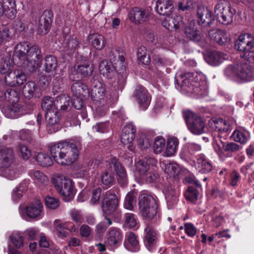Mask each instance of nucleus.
I'll list each match as a JSON object with an SVG mask.
<instances>
[{"mask_svg":"<svg viewBox=\"0 0 254 254\" xmlns=\"http://www.w3.org/2000/svg\"><path fill=\"white\" fill-rule=\"evenodd\" d=\"M81 147V142L79 140L66 139L51 144L50 151L58 164L68 166L78 158Z\"/></svg>","mask_w":254,"mask_h":254,"instance_id":"nucleus-1","label":"nucleus"},{"mask_svg":"<svg viewBox=\"0 0 254 254\" xmlns=\"http://www.w3.org/2000/svg\"><path fill=\"white\" fill-rule=\"evenodd\" d=\"M157 204L156 200L147 194H142L139 197V211L146 221L153 220L157 214Z\"/></svg>","mask_w":254,"mask_h":254,"instance_id":"nucleus-2","label":"nucleus"},{"mask_svg":"<svg viewBox=\"0 0 254 254\" xmlns=\"http://www.w3.org/2000/svg\"><path fill=\"white\" fill-rule=\"evenodd\" d=\"M53 183L64 201L68 202L73 198L75 191L71 180L63 175H57L53 179Z\"/></svg>","mask_w":254,"mask_h":254,"instance_id":"nucleus-3","label":"nucleus"},{"mask_svg":"<svg viewBox=\"0 0 254 254\" xmlns=\"http://www.w3.org/2000/svg\"><path fill=\"white\" fill-rule=\"evenodd\" d=\"M53 183L64 201L68 202L73 198L75 191L71 180L63 175H57L53 179Z\"/></svg>","mask_w":254,"mask_h":254,"instance_id":"nucleus-4","label":"nucleus"},{"mask_svg":"<svg viewBox=\"0 0 254 254\" xmlns=\"http://www.w3.org/2000/svg\"><path fill=\"white\" fill-rule=\"evenodd\" d=\"M214 13L218 20L221 23L227 25L232 22L233 16L236 13V10L231 7L228 1L223 0L215 5Z\"/></svg>","mask_w":254,"mask_h":254,"instance_id":"nucleus-5","label":"nucleus"},{"mask_svg":"<svg viewBox=\"0 0 254 254\" xmlns=\"http://www.w3.org/2000/svg\"><path fill=\"white\" fill-rule=\"evenodd\" d=\"M184 118L189 130L194 135H200L205 132V123L196 114L190 111L184 112Z\"/></svg>","mask_w":254,"mask_h":254,"instance_id":"nucleus-6","label":"nucleus"},{"mask_svg":"<svg viewBox=\"0 0 254 254\" xmlns=\"http://www.w3.org/2000/svg\"><path fill=\"white\" fill-rule=\"evenodd\" d=\"M125 56V52L118 48L112 51L109 55L113 67L119 74L121 75L122 78H127V63Z\"/></svg>","mask_w":254,"mask_h":254,"instance_id":"nucleus-7","label":"nucleus"},{"mask_svg":"<svg viewBox=\"0 0 254 254\" xmlns=\"http://www.w3.org/2000/svg\"><path fill=\"white\" fill-rule=\"evenodd\" d=\"M25 59L26 61L25 69L29 72H33L40 67L42 61V57L39 47L37 45L31 46Z\"/></svg>","mask_w":254,"mask_h":254,"instance_id":"nucleus-8","label":"nucleus"},{"mask_svg":"<svg viewBox=\"0 0 254 254\" xmlns=\"http://www.w3.org/2000/svg\"><path fill=\"white\" fill-rule=\"evenodd\" d=\"M118 205L119 199L117 195L111 190L107 191L102 203L104 215H115L117 213L120 216L118 210Z\"/></svg>","mask_w":254,"mask_h":254,"instance_id":"nucleus-9","label":"nucleus"},{"mask_svg":"<svg viewBox=\"0 0 254 254\" xmlns=\"http://www.w3.org/2000/svg\"><path fill=\"white\" fill-rule=\"evenodd\" d=\"M224 73L226 77H239L240 79H247L252 75L251 70L247 64L238 65L236 69L230 65L225 69Z\"/></svg>","mask_w":254,"mask_h":254,"instance_id":"nucleus-10","label":"nucleus"},{"mask_svg":"<svg viewBox=\"0 0 254 254\" xmlns=\"http://www.w3.org/2000/svg\"><path fill=\"white\" fill-rule=\"evenodd\" d=\"M200 83L197 80H175V85L176 89L184 92H193L198 95L203 94L201 90L197 86Z\"/></svg>","mask_w":254,"mask_h":254,"instance_id":"nucleus-11","label":"nucleus"},{"mask_svg":"<svg viewBox=\"0 0 254 254\" xmlns=\"http://www.w3.org/2000/svg\"><path fill=\"white\" fill-rule=\"evenodd\" d=\"M133 97L142 109H146L149 106L151 97L147 90L141 85H137L133 93Z\"/></svg>","mask_w":254,"mask_h":254,"instance_id":"nucleus-12","label":"nucleus"},{"mask_svg":"<svg viewBox=\"0 0 254 254\" xmlns=\"http://www.w3.org/2000/svg\"><path fill=\"white\" fill-rule=\"evenodd\" d=\"M12 66L9 61H5L0 66V73L1 74H5L4 79L7 77L11 79H26L28 76L22 71L19 69L11 71Z\"/></svg>","mask_w":254,"mask_h":254,"instance_id":"nucleus-13","label":"nucleus"},{"mask_svg":"<svg viewBox=\"0 0 254 254\" xmlns=\"http://www.w3.org/2000/svg\"><path fill=\"white\" fill-rule=\"evenodd\" d=\"M47 129L50 133L57 132L60 128V118L57 110L50 111L45 114Z\"/></svg>","mask_w":254,"mask_h":254,"instance_id":"nucleus-14","label":"nucleus"},{"mask_svg":"<svg viewBox=\"0 0 254 254\" xmlns=\"http://www.w3.org/2000/svg\"><path fill=\"white\" fill-rule=\"evenodd\" d=\"M197 18L199 25L204 27L210 26L214 21V18L211 11L202 6L197 7Z\"/></svg>","mask_w":254,"mask_h":254,"instance_id":"nucleus-15","label":"nucleus"},{"mask_svg":"<svg viewBox=\"0 0 254 254\" xmlns=\"http://www.w3.org/2000/svg\"><path fill=\"white\" fill-rule=\"evenodd\" d=\"M17 13L15 0H0V16L4 15L10 19L14 18Z\"/></svg>","mask_w":254,"mask_h":254,"instance_id":"nucleus-16","label":"nucleus"},{"mask_svg":"<svg viewBox=\"0 0 254 254\" xmlns=\"http://www.w3.org/2000/svg\"><path fill=\"white\" fill-rule=\"evenodd\" d=\"M79 46V43L76 37L69 34L64 35L61 48L68 55H71L75 52Z\"/></svg>","mask_w":254,"mask_h":254,"instance_id":"nucleus-17","label":"nucleus"},{"mask_svg":"<svg viewBox=\"0 0 254 254\" xmlns=\"http://www.w3.org/2000/svg\"><path fill=\"white\" fill-rule=\"evenodd\" d=\"M254 46V37L249 33H244L240 35L235 48L238 51L244 52L251 50Z\"/></svg>","mask_w":254,"mask_h":254,"instance_id":"nucleus-18","label":"nucleus"},{"mask_svg":"<svg viewBox=\"0 0 254 254\" xmlns=\"http://www.w3.org/2000/svg\"><path fill=\"white\" fill-rule=\"evenodd\" d=\"M136 127L132 124H129L126 125L122 130L121 136V142L124 145H128V149L133 150V146L130 143L133 141L135 138Z\"/></svg>","mask_w":254,"mask_h":254,"instance_id":"nucleus-19","label":"nucleus"},{"mask_svg":"<svg viewBox=\"0 0 254 254\" xmlns=\"http://www.w3.org/2000/svg\"><path fill=\"white\" fill-rule=\"evenodd\" d=\"M117 97L115 95L114 96H110L109 100L103 99L95 101V116L99 117L105 115L109 107L117 100Z\"/></svg>","mask_w":254,"mask_h":254,"instance_id":"nucleus-20","label":"nucleus"},{"mask_svg":"<svg viewBox=\"0 0 254 254\" xmlns=\"http://www.w3.org/2000/svg\"><path fill=\"white\" fill-rule=\"evenodd\" d=\"M2 112L6 117L11 119L17 118L25 114L23 106L19 101L9 104L3 109Z\"/></svg>","mask_w":254,"mask_h":254,"instance_id":"nucleus-21","label":"nucleus"},{"mask_svg":"<svg viewBox=\"0 0 254 254\" xmlns=\"http://www.w3.org/2000/svg\"><path fill=\"white\" fill-rule=\"evenodd\" d=\"M53 13L50 10L44 11L39 19L38 32L41 35L47 34L50 28L52 22Z\"/></svg>","mask_w":254,"mask_h":254,"instance_id":"nucleus-22","label":"nucleus"},{"mask_svg":"<svg viewBox=\"0 0 254 254\" xmlns=\"http://www.w3.org/2000/svg\"><path fill=\"white\" fill-rule=\"evenodd\" d=\"M14 160V152L11 148L0 146V169L11 167Z\"/></svg>","mask_w":254,"mask_h":254,"instance_id":"nucleus-23","label":"nucleus"},{"mask_svg":"<svg viewBox=\"0 0 254 254\" xmlns=\"http://www.w3.org/2000/svg\"><path fill=\"white\" fill-rule=\"evenodd\" d=\"M149 15L148 10L135 7L129 11L128 17L131 21L135 23H141L148 19Z\"/></svg>","mask_w":254,"mask_h":254,"instance_id":"nucleus-24","label":"nucleus"},{"mask_svg":"<svg viewBox=\"0 0 254 254\" xmlns=\"http://www.w3.org/2000/svg\"><path fill=\"white\" fill-rule=\"evenodd\" d=\"M93 86L92 87L90 95L92 99L94 101H98L100 100H109L108 96L105 97V86L100 80H94Z\"/></svg>","mask_w":254,"mask_h":254,"instance_id":"nucleus-25","label":"nucleus"},{"mask_svg":"<svg viewBox=\"0 0 254 254\" xmlns=\"http://www.w3.org/2000/svg\"><path fill=\"white\" fill-rule=\"evenodd\" d=\"M22 92L24 96L31 99L33 97H39L41 95V88L33 80H30L27 82L23 87Z\"/></svg>","mask_w":254,"mask_h":254,"instance_id":"nucleus-26","label":"nucleus"},{"mask_svg":"<svg viewBox=\"0 0 254 254\" xmlns=\"http://www.w3.org/2000/svg\"><path fill=\"white\" fill-rule=\"evenodd\" d=\"M81 61L75 66V69L78 73L86 77L91 75L93 71V64L86 58H81Z\"/></svg>","mask_w":254,"mask_h":254,"instance_id":"nucleus-27","label":"nucleus"},{"mask_svg":"<svg viewBox=\"0 0 254 254\" xmlns=\"http://www.w3.org/2000/svg\"><path fill=\"white\" fill-rule=\"evenodd\" d=\"M195 165L196 169L202 174L208 173L212 170L213 166L211 162L203 154L196 156Z\"/></svg>","mask_w":254,"mask_h":254,"instance_id":"nucleus-28","label":"nucleus"},{"mask_svg":"<svg viewBox=\"0 0 254 254\" xmlns=\"http://www.w3.org/2000/svg\"><path fill=\"white\" fill-rule=\"evenodd\" d=\"M155 9L160 15L169 16L174 9L172 0H157Z\"/></svg>","mask_w":254,"mask_h":254,"instance_id":"nucleus-29","label":"nucleus"},{"mask_svg":"<svg viewBox=\"0 0 254 254\" xmlns=\"http://www.w3.org/2000/svg\"><path fill=\"white\" fill-rule=\"evenodd\" d=\"M108 234L107 242L110 246L118 247L121 244L123 235L119 228L111 227L109 230Z\"/></svg>","mask_w":254,"mask_h":254,"instance_id":"nucleus-30","label":"nucleus"},{"mask_svg":"<svg viewBox=\"0 0 254 254\" xmlns=\"http://www.w3.org/2000/svg\"><path fill=\"white\" fill-rule=\"evenodd\" d=\"M43 205L39 200H36L26 207V212L30 218L40 217L42 212Z\"/></svg>","mask_w":254,"mask_h":254,"instance_id":"nucleus-31","label":"nucleus"},{"mask_svg":"<svg viewBox=\"0 0 254 254\" xmlns=\"http://www.w3.org/2000/svg\"><path fill=\"white\" fill-rule=\"evenodd\" d=\"M124 245L126 249L131 252H136L139 250L138 241L133 232H129L126 235Z\"/></svg>","mask_w":254,"mask_h":254,"instance_id":"nucleus-32","label":"nucleus"},{"mask_svg":"<svg viewBox=\"0 0 254 254\" xmlns=\"http://www.w3.org/2000/svg\"><path fill=\"white\" fill-rule=\"evenodd\" d=\"M71 91L73 96L85 97L89 94L88 86L79 80L72 85Z\"/></svg>","mask_w":254,"mask_h":254,"instance_id":"nucleus-33","label":"nucleus"},{"mask_svg":"<svg viewBox=\"0 0 254 254\" xmlns=\"http://www.w3.org/2000/svg\"><path fill=\"white\" fill-rule=\"evenodd\" d=\"M163 192L165 195L167 206L169 209H172L178 202L177 193L171 187L165 188Z\"/></svg>","mask_w":254,"mask_h":254,"instance_id":"nucleus-34","label":"nucleus"},{"mask_svg":"<svg viewBox=\"0 0 254 254\" xmlns=\"http://www.w3.org/2000/svg\"><path fill=\"white\" fill-rule=\"evenodd\" d=\"M31 45L27 42H20L15 47L14 51V57L17 58L21 61H25L26 55L29 52Z\"/></svg>","mask_w":254,"mask_h":254,"instance_id":"nucleus-35","label":"nucleus"},{"mask_svg":"<svg viewBox=\"0 0 254 254\" xmlns=\"http://www.w3.org/2000/svg\"><path fill=\"white\" fill-rule=\"evenodd\" d=\"M71 105L70 97L66 94L58 96L55 101V106L56 109L59 108L62 111H67Z\"/></svg>","mask_w":254,"mask_h":254,"instance_id":"nucleus-36","label":"nucleus"},{"mask_svg":"<svg viewBox=\"0 0 254 254\" xmlns=\"http://www.w3.org/2000/svg\"><path fill=\"white\" fill-rule=\"evenodd\" d=\"M89 41L92 46L98 50H102L106 45V41L104 36L98 33L90 34Z\"/></svg>","mask_w":254,"mask_h":254,"instance_id":"nucleus-37","label":"nucleus"},{"mask_svg":"<svg viewBox=\"0 0 254 254\" xmlns=\"http://www.w3.org/2000/svg\"><path fill=\"white\" fill-rule=\"evenodd\" d=\"M145 232L144 242L148 250L150 251V249L149 247H150L151 245H154L156 243L157 234L152 226L149 225H147L145 229Z\"/></svg>","mask_w":254,"mask_h":254,"instance_id":"nucleus-38","label":"nucleus"},{"mask_svg":"<svg viewBox=\"0 0 254 254\" xmlns=\"http://www.w3.org/2000/svg\"><path fill=\"white\" fill-rule=\"evenodd\" d=\"M0 99L3 101H6L10 103L18 102L19 97L18 93L15 90L12 89H7L6 92H0Z\"/></svg>","mask_w":254,"mask_h":254,"instance_id":"nucleus-39","label":"nucleus"},{"mask_svg":"<svg viewBox=\"0 0 254 254\" xmlns=\"http://www.w3.org/2000/svg\"><path fill=\"white\" fill-rule=\"evenodd\" d=\"M209 35L211 40L220 45L224 44L227 41V37L222 30H211L209 32Z\"/></svg>","mask_w":254,"mask_h":254,"instance_id":"nucleus-40","label":"nucleus"},{"mask_svg":"<svg viewBox=\"0 0 254 254\" xmlns=\"http://www.w3.org/2000/svg\"><path fill=\"white\" fill-rule=\"evenodd\" d=\"M29 175L39 186L46 185L48 182L47 177L41 171L38 170H30Z\"/></svg>","mask_w":254,"mask_h":254,"instance_id":"nucleus-41","label":"nucleus"},{"mask_svg":"<svg viewBox=\"0 0 254 254\" xmlns=\"http://www.w3.org/2000/svg\"><path fill=\"white\" fill-rule=\"evenodd\" d=\"M58 66L57 58L52 55L47 56L44 60V69L46 72L53 73Z\"/></svg>","mask_w":254,"mask_h":254,"instance_id":"nucleus-42","label":"nucleus"},{"mask_svg":"<svg viewBox=\"0 0 254 254\" xmlns=\"http://www.w3.org/2000/svg\"><path fill=\"white\" fill-rule=\"evenodd\" d=\"M109 163L111 166H114L115 171L119 178L123 180L124 183H126V172L121 163L118 162V160L116 158L114 157L111 159Z\"/></svg>","mask_w":254,"mask_h":254,"instance_id":"nucleus-43","label":"nucleus"},{"mask_svg":"<svg viewBox=\"0 0 254 254\" xmlns=\"http://www.w3.org/2000/svg\"><path fill=\"white\" fill-rule=\"evenodd\" d=\"M232 136L236 142L245 144L250 138V133L245 129H237L233 132Z\"/></svg>","mask_w":254,"mask_h":254,"instance_id":"nucleus-44","label":"nucleus"},{"mask_svg":"<svg viewBox=\"0 0 254 254\" xmlns=\"http://www.w3.org/2000/svg\"><path fill=\"white\" fill-rule=\"evenodd\" d=\"M137 192L130 191L127 194L124 201V207L129 210H133L136 205Z\"/></svg>","mask_w":254,"mask_h":254,"instance_id":"nucleus-45","label":"nucleus"},{"mask_svg":"<svg viewBox=\"0 0 254 254\" xmlns=\"http://www.w3.org/2000/svg\"><path fill=\"white\" fill-rule=\"evenodd\" d=\"M111 61L109 62L107 60L102 61L99 65V69L101 74L107 78H111V74L113 71L111 67Z\"/></svg>","mask_w":254,"mask_h":254,"instance_id":"nucleus-46","label":"nucleus"},{"mask_svg":"<svg viewBox=\"0 0 254 254\" xmlns=\"http://www.w3.org/2000/svg\"><path fill=\"white\" fill-rule=\"evenodd\" d=\"M135 171L140 175L141 178L145 176L149 171V165L146 159L139 160L135 163Z\"/></svg>","mask_w":254,"mask_h":254,"instance_id":"nucleus-47","label":"nucleus"},{"mask_svg":"<svg viewBox=\"0 0 254 254\" xmlns=\"http://www.w3.org/2000/svg\"><path fill=\"white\" fill-rule=\"evenodd\" d=\"M72 224L71 222H66L63 223L61 220L56 219L54 222V226L56 231L58 232L59 236L62 238H64L66 237V227L67 225Z\"/></svg>","mask_w":254,"mask_h":254,"instance_id":"nucleus-48","label":"nucleus"},{"mask_svg":"<svg viewBox=\"0 0 254 254\" xmlns=\"http://www.w3.org/2000/svg\"><path fill=\"white\" fill-rule=\"evenodd\" d=\"M178 143V139L175 137L168 139L165 152L167 156H171L175 154L177 150Z\"/></svg>","mask_w":254,"mask_h":254,"instance_id":"nucleus-49","label":"nucleus"},{"mask_svg":"<svg viewBox=\"0 0 254 254\" xmlns=\"http://www.w3.org/2000/svg\"><path fill=\"white\" fill-rule=\"evenodd\" d=\"M36 161L38 164L43 167L52 165L53 162L51 157L47 154L39 153L36 156Z\"/></svg>","mask_w":254,"mask_h":254,"instance_id":"nucleus-50","label":"nucleus"},{"mask_svg":"<svg viewBox=\"0 0 254 254\" xmlns=\"http://www.w3.org/2000/svg\"><path fill=\"white\" fill-rule=\"evenodd\" d=\"M41 107L42 109L47 112L50 111L57 110L56 107L55 106L54 99L49 96H46L43 98Z\"/></svg>","mask_w":254,"mask_h":254,"instance_id":"nucleus-51","label":"nucleus"},{"mask_svg":"<svg viewBox=\"0 0 254 254\" xmlns=\"http://www.w3.org/2000/svg\"><path fill=\"white\" fill-rule=\"evenodd\" d=\"M198 195V191L195 187L192 186L189 187L185 193V196L186 199L193 203L197 200Z\"/></svg>","mask_w":254,"mask_h":254,"instance_id":"nucleus-52","label":"nucleus"},{"mask_svg":"<svg viewBox=\"0 0 254 254\" xmlns=\"http://www.w3.org/2000/svg\"><path fill=\"white\" fill-rule=\"evenodd\" d=\"M186 35L190 40L194 42H198L201 40V36L199 31L196 30L191 27H187L185 31Z\"/></svg>","mask_w":254,"mask_h":254,"instance_id":"nucleus-53","label":"nucleus"},{"mask_svg":"<svg viewBox=\"0 0 254 254\" xmlns=\"http://www.w3.org/2000/svg\"><path fill=\"white\" fill-rule=\"evenodd\" d=\"M137 56L138 60L144 64H148L149 63V56H147L145 47L141 46L137 49Z\"/></svg>","mask_w":254,"mask_h":254,"instance_id":"nucleus-54","label":"nucleus"},{"mask_svg":"<svg viewBox=\"0 0 254 254\" xmlns=\"http://www.w3.org/2000/svg\"><path fill=\"white\" fill-rule=\"evenodd\" d=\"M242 148V146L235 142H227L224 146V151L226 152L229 156H231L230 154L239 151Z\"/></svg>","mask_w":254,"mask_h":254,"instance_id":"nucleus-55","label":"nucleus"},{"mask_svg":"<svg viewBox=\"0 0 254 254\" xmlns=\"http://www.w3.org/2000/svg\"><path fill=\"white\" fill-rule=\"evenodd\" d=\"M101 181L103 185L106 186H111L113 184L114 181V175L107 171L103 172Z\"/></svg>","mask_w":254,"mask_h":254,"instance_id":"nucleus-56","label":"nucleus"},{"mask_svg":"<svg viewBox=\"0 0 254 254\" xmlns=\"http://www.w3.org/2000/svg\"><path fill=\"white\" fill-rule=\"evenodd\" d=\"M165 146V140L162 137H157L155 140L154 143V152L158 154L162 151H163L164 149Z\"/></svg>","mask_w":254,"mask_h":254,"instance_id":"nucleus-57","label":"nucleus"},{"mask_svg":"<svg viewBox=\"0 0 254 254\" xmlns=\"http://www.w3.org/2000/svg\"><path fill=\"white\" fill-rule=\"evenodd\" d=\"M1 175L9 180H13L16 178V174L15 170L11 167L0 169Z\"/></svg>","mask_w":254,"mask_h":254,"instance_id":"nucleus-58","label":"nucleus"},{"mask_svg":"<svg viewBox=\"0 0 254 254\" xmlns=\"http://www.w3.org/2000/svg\"><path fill=\"white\" fill-rule=\"evenodd\" d=\"M125 223L129 228H134L137 224L135 215L131 213H127L125 215Z\"/></svg>","mask_w":254,"mask_h":254,"instance_id":"nucleus-59","label":"nucleus"},{"mask_svg":"<svg viewBox=\"0 0 254 254\" xmlns=\"http://www.w3.org/2000/svg\"><path fill=\"white\" fill-rule=\"evenodd\" d=\"M225 145V143L219 140V142L216 141L214 142L213 143V148L216 152V153L218 155L219 157L223 159H224L225 155L224 154V146Z\"/></svg>","mask_w":254,"mask_h":254,"instance_id":"nucleus-60","label":"nucleus"},{"mask_svg":"<svg viewBox=\"0 0 254 254\" xmlns=\"http://www.w3.org/2000/svg\"><path fill=\"white\" fill-rule=\"evenodd\" d=\"M12 38L11 33L7 28L0 30V46L5 42L9 41Z\"/></svg>","mask_w":254,"mask_h":254,"instance_id":"nucleus-61","label":"nucleus"},{"mask_svg":"<svg viewBox=\"0 0 254 254\" xmlns=\"http://www.w3.org/2000/svg\"><path fill=\"white\" fill-rule=\"evenodd\" d=\"M71 220L77 223H82L84 222L83 216L80 211L73 209L70 212Z\"/></svg>","mask_w":254,"mask_h":254,"instance_id":"nucleus-62","label":"nucleus"},{"mask_svg":"<svg viewBox=\"0 0 254 254\" xmlns=\"http://www.w3.org/2000/svg\"><path fill=\"white\" fill-rule=\"evenodd\" d=\"M11 238L12 243L16 248H20L23 246L24 239L20 234H13Z\"/></svg>","mask_w":254,"mask_h":254,"instance_id":"nucleus-63","label":"nucleus"},{"mask_svg":"<svg viewBox=\"0 0 254 254\" xmlns=\"http://www.w3.org/2000/svg\"><path fill=\"white\" fill-rule=\"evenodd\" d=\"M178 170V166L175 163H169L165 165L164 171L170 176H174L177 174Z\"/></svg>","mask_w":254,"mask_h":254,"instance_id":"nucleus-64","label":"nucleus"}]
</instances>
